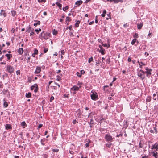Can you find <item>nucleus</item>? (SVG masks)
<instances>
[{
  "mask_svg": "<svg viewBox=\"0 0 158 158\" xmlns=\"http://www.w3.org/2000/svg\"><path fill=\"white\" fill-rule=\"evenodd\" d=\"M50 34L49 33H44V31H43L41 34V37L45 40L49 39V37L50 36Z\"/></svg>",
  "mask_w": 158,
  "mask_h": 158,
  "instance_id": "nucleus-1",
  "label": "nucleus"
},
{
  "mask_svg": "<svg viewBox=\"0 0 158 158\" xmlns=\"http://www.w3.org/2000/svg\"><path fill=\"white\" fill-rule=\"evenodd\" d=\"M91 93H92L90 95L91 99L92 100L96 101L98 99V95L97 93L95 92H93L92 91L91 92Z\"/></svg>",
  "mask_w": 158,
  "mask_h": 158,
  "instance_id": "nucleus-2",
  "label": "nucleus"
},
{
  "mask_svg": "<svg viewBox=\"0 0 158 158\" xmlns=\"http://www.w3.org/2000/svg\"><path fill=\"white\" fill-rule=\"evenodd\" d=\"M144 71H143L142 70L140 69L139 71V72L138 73V76L140 77V78L143 80L145 78V76L144 75Z\"/></svg>",
  "mask_w": 158,
  "mask_h": 158,
  "instance_id": "nucleus-3",
  "label": "nucleus"
},
{
  "mask_svg": "<svg viewBox=\"0 0 158 158\" xmlns=\"http://www.w3.org/2000/svg\"><path fill=\"white\" fill-rule=\"evenodd\" d=\"M104 138L106 141L111 142L113 141V138L109 134H106Z\"/></svg>",
  "mask_w": 158,
  "mask_h": 158,
  "instance_id": "nucleus-4",
  "label": "nucleus"
},
{
  "mask_svg": "<svg viewBox=\"0 0 158 158\" xmlns=\"http://www.w3.org/2000/svg\"><path fill=\"white\" fill-rule=\"evenodd\" d=\"M6 68L7 70L8 73H13L14 71V68L13 66L9 65H7Z\"/></svg>",
  "mask_w": 158,
  "mask_h": 158,
  "instance_id": "nucleus-5",
  "label": "nucleus"
},
{
  "mask_svg": "<svg viewBox=\"0 0 158 158\" xmlns=\"http://www.w3.org/2000/svg\"><path fill=\"white\" fill-rule=\"evenodd\" d=\"M152 71V69H150L149 71L144 72V73L146 74V76L148 78H149L150 77V76L152 74L151 72Z\"/></svg>",
  "mask_w": 158,
  "mask_h": 158,
  "instance_id": "nucleus-6",
  "label": "nucleus"
},
{
  "mask_svg": "<svg viewBox=\"0 0 158 158\" xmlns=\"http://www.w3.org/2000/svg\"><path fill=\"white\" fill-rule=\"evenodd\" d=\"M41 71V68L40 67L37 66L36 67V70L34 72V73L35 74H38L40 73Z\"/></svg>",
  "mask_w": 158,
  "mask_h": 158,
  "instance_id": "nucleus-7",
  "label": "nucleus"
},
{
  "mask_svg": "<svg viewBox=\"0 0 158 158\" xmlns=\"http://www.w3.org/2000/svg\"><path fill=\"white\" fill-rule=\"evenodd\" d=\"M152 149H155L156 151L158 150V144L157 143H155L152 146Z\"/></svg>",
  "mask_w": 158,
  "mask_h": 158,
  "instance_id": "nucleus-8",
  "label": "nucleus"
},
{
  "mask_svg": "<svg viewBox=\"0 0 158 158\" xmlns=\"http://www.w3.org/2000/svg\"><path fill=\"white\" fill-rule=\"evenodd\" d=\"M0 16L3 15L4 17H5L7 15H6V13L5 12V10H1V12L0 13Z\"/></svg>",
  "mask_w": 158,
  "mask_h": 158,
  "instance_id": "nucleus-9",
  "label": "nucleus"
},
{
  "mask_svg": "<svg viewBox=\"0 0 158 158\" xmlns=\"http://www.w3.org/2000/svg\"><path fill=\"white\" fill-rule=\"evenodd\" d=\"M79 89V88L76 86H74L71 88V90L73 91H78Z\"/></svg>",
  "mask_w": 158,
  "mask_h": 158,
  "instance_id": "nucleus-10",
  "label": "nucleus"
},
{
  "mask_svg": "<svg viewBox=\"0 0 158 158\" xmlns=\"http://www.w3.org/2000/svg\"><path fill=\"white\" fill-rule=\"evenodd\" d=\"M23 52V49L22 48H20L18 50V53L20 55H21L22 54Z\"/></svg>",
  "mask_w": 158,
  "mask_h": 158,
  "instance_id": "nucleus-11",
  "label": "nucleus"
},
{
  "mask_svg": "<svg viewBox=\"0 0 158 158\" xmlns=\"http://www.w3.org/2000/svg\"><path fill=\"white\" fill-rule=\"evenodd\" d=\"M38 53V51L37 49H35L34 51V53L32 54V56L33 57H35L36 54H37Z\"/></svg>",
  "mask_w": 158,
  "mask_h": 158,
  "instance_id": "nucleus-12",
  "label": "nucleus"
},
{
  "mask_svg": "<svg viewBox=\"0 0 158 158\" xmlns=\"http://www.w3.org/2000/svg\"><path fill=\"white\" fill-rule=\"evenodd\" d=\"M5 128L7 130L10 129L12 128L10 125L8 124H6L5 125Z\"/></svg>",
  "mask_w": 158,
  "mask_h": 158,
  "instance_id": "nucleus-13",
  "label": "nucleus"
},
{
  "mask_svg": "<svg viewBox=\"0 0 158 158\" xmlns=\"http://www.w3.org/2000/svg\"><path fill=\"white\" fill-rule=\"evenodd\" d=\"M83 2L81 0H80L79 1H77V2H75V5H77L78 6H79Z\"/></svg>",
  "mask_w": 158,
  "mask_h": 158,
  "instance_id": "nucleus-14",
  "label": "nucleus"
},
{
  "mask_svg": "<svg viewBox=\"0 0 158 158\" xmlns=\"http://www.w3.org/2000/svg\"><path fill=\"white\" fill-rule=\"evenodd\" d=\"M152 153L153 154V156H154L155 158H158V156L157 155L158 153L156 152H152Z\"/></svg>",
  "mask_w": 158,
  "mask_h": 158,
  "instance_id": "nucleus-15",
  "label": "nucleus"
},
{
  "mask_svg": "<svg viewBox=\"0 0 158 158\" xmlns=\"http://www.w3.org/2000/svg\"><path fill=\"white\" fill-rule=\"evenodd\" d=\"M5 56L7 57L8 60H9L12 56L11 54H6L5 55Z\"/></svg>",
  "mask_w": 158,
  "mask_h": 158,
  "instance_id": "nucleus-16",
  "label": "nucleus"
},
{
  "mask_svg": "<svg viewBox=\"0 0 158 158\" xmlns=\"http://www.w3.org/2000/svg\"><path fill=\"white\" fill-rule=\"evenodd\" d=\"M38 85L37 84H35L33 85H32L31 88V90H33L35 88H38Z\"/></svg>",
  "mask_w": 158,
  "mask_h": 158,
  "instance_id": "nucleus-17",
  "label": "nucleus"
},
{
  "mask_svg": "<svg viewBox=\"0 0 158 158\" xmlns=\"http://www.w3.org/2000/svg\"><path fill=\"white\" fill-rule=\"evenodd\" d=\"M137 62L139 63V67L140 68H142V65H141L140 64H141L142 65H146V64L144 63H143V62H139V60H138L137 61Z\"/></svg>",
  "mask_w": 158,
  "mask_h": 158,
  "instance_id": "nucleus-18",
  "label": "nucleus"
},
{
  "mask_svg": "<svg viewBox=\"0 0 158 158\" xmlns=\"http://www.w3.org/2000/svg\"><path fill=\"white\" fill-rule=\"evenodd\" d=\"M143 26V23H140L139 24H138L137 25V28L139 29H141L142 27Z\"/></svg>",
  "mask_w": 158,
  "mask_h": 158,
  "instance_id": "nucleus-19",
  "label": "nucleus"
},
{
  "mask_svg": "<svg viewBox=\"0 0 158 158\" xmlns=\"http://www.w3.org/2000/svg\"><path fill=\"white\" fill-rule=\"evenodd\" d=\"M31 93L29 92L28 93H26V97L27 98H29L31 97Z\"/></svg>",
  "mask_w": 158,
  "mask_h": 158,
  "instance_id": "nucleus-20",
  "label": "nucleus"
},
{
  "mask_svg": "<svg viewBox=\"0 0 158 158\" xmlns=\"http://www.w3.org/2000/svg\"><path fill=\"white\" fill-rule=\"evenodd\" d=\"M151 96H148L146 98V102H150L151 100Z\"/></svg>",
  "mask_w": 158,
  "mask_h": 158,
  "instance_id": "nucleus-21",
  "label": "nucleus"
},
{
  "mask_svg": "<svg viewBox=\"0 0 158 158\" xmlns=\"http://www.w3.org/2000/svg\"><path fill=\"white\" fill-rule=\"evenodd\" d=\"M113 1L115 3H117L118 2H123V0H113Z\"/></svg>",
  "mask_w": 158,
  "mask_h": 158,
  "instance_id": "nucleus-22",
  "label": "nucleus"
},
{
  "mask_svg": "<svg viewBox=\"0 0 158 158\" xmlns=\"http://www.w3.org/2000/svg\"><path fill=\"white\" fill-rule=\"evenodd\" d=\"M62 76V74H60L59 75H58L57 76V78L56 80L58 81H59L60 80Z\"/></svg>",
  "mask_w": 158,
  "mask_h": 158,
  "instance_id": "nucleus-23",
  "label": "nucleus"
},
{
  "mask_svg": "<svg viewBox=\"0 0 158 158\" xmlns=\"http://www.w3.org/2000/svg\"><path fill=\"white\" fill-rule=\"evenodd\" d=\"M56 4L58 6L59 8L60 9H61V7H62V4H60V3L57 2L56 3Z\"/></svg>",
  "mask_w": 158,
  "mask_h": 158,
  "instance_id": "nucleus-24",
  "label": "nucleus"
},
{
  "mask_svg": "<svg viewBox=\"0 0 158 158\" xmlns=\"http://www.w3.org/2000/svg\"><path fill=\"white\" fill-rule=\"evenodd\" d=\"M80 23V21L79 20L77 21L75 24V26L76 27H79V24Z\"/></svg>",
  "mask_w": 158,
  "mask_h": 158,
  "instance_id": "nucleus-25",
  "label": "nucleus"
},
{
  "mask_svg": "<svg viewBox=\"0 0 158 158\" xmlns=\"http://www.w3.org/2000/svg\"><path fill=\"white\" fill-rule=\"evenodd\" d=\"M11 13L12 16L13 17H14L16 14V11H14V10L11 11Z\"/></svg>",
  "mask_w": 158,
  "mask_h": 158,
  "instance_id": "nucleus-26",
  "label": "nucleus"
},
{
  "mask_svg": "<svg viewBox=\"0 0 158 158\" xmlns=\"http://www.w3.org/2000/svg\"><path fill=\"white\" fill-rule=\"evenodd\" d=\"M106 13V11L105 10H104L103 11V13L101 14V16L102 17H104Z\"/></svg>",
  "mask_w": 158,
  "mask_h": 158,
  "instance_id": "nucleus-27",
  "label": "nucleus"
},
{
  "mask_svg": "<svg viewBox=\"0 0 158 158\" xmlns=\"http://www.w3.org/2000/svg\"><path fill=\"white\" fill-rule=\"evenodd\" d=\"M40 22L39 21L37 23H35L34 24V25L35 26H37L38 25H40Z\"/></svg>",
  "mask_w": 158,
  "mask_h": 158,
  "instance_id": "nucleus-28",
  "label": "nucleus"
},
{
  "mask_svg": "<svg viewBox=\"0 0 158 158\" xmlns=\"http://www.w3.org/2000/svg\"><path fill=\"white\" fill-rule=\"evenodd\" d=\"M21 125L23 127H24L26 124L25 122L23 121L21 123Z\"/></svg>",
  "mask_w": 158,
  "mask_h": 158,
  "instance_id": "nucleus-29",
  "label": "nucleus"
},
{
  "mask_svg": "<svg viewBox=\"0 0 158 158\" xmlns=\"http://www.w3.org/2000/svg\"><path fill=\"white\" fill-rule=\"evenodd\" d=\"M104 51V50L103 49H101L99 51V52H100L102 55H103L105 54Z\"/></svg>",
  "mask_w": 158,
  "mask_h": 158,
  "instance_id": "nucleus-30",
  "label": "nucleus"
},
{
  "mask_svg": "<svg viewBox=\"0 0 158 158\" xmlns=\"http://www.w3.org/2000/svg\"><path fill=\"white\" fill-rule=\"evenodd\" d=\"M112 145V144L111 143H106V147H107L108 148H110Z\"/></svg>",
  "mask_w": 158,
  "mask_h": 158,
  "instance_id": "nucleus-31",
  "label": "nucleus"
},
{
  "mask_svg": "<svg viewBox=\"0 0 158 158\" xmlns=\"http://www.w3.org/2000/svg\"><path fill=\"white\" fill-rule=\"evenodd\" d=\"M71 19H70V18L68 16V17H66V21L67 22V21H71Z\"/></svg>",
  "mask_w": 158,
  "mask_h": 158,
  "instance_id": "nucleus-32",
  "label": "nucleus"
},
{
  "mask_svg": "<svg viewBox=\"0 0 158 158\" xmlns=\"http://www.w3.org/2000/svg\"><path fill=\"white\" fill-rule=\"evenodd\" d=\"M153 129H154V133H155V134H157V132H158V131L157 130V129L156 128V127H153Z\"/></svg>",
  "mask_w": 158,
  "mask_h": 158,
  "instance_id": "nucleus-33",
  "label": "nucleus"
},
{
  "mask_svg": "<svg viewBox=\"0 0 158 158\" xmlns=\"http://www.w3.org/2000/svg\"><path fill=\"white\" fill-rule=\"evenodd\" d=\"M156 94L155 93H154L153 95V99L155 100H156V98H157L156 97Z\"/></svg>",
  "mask_w": 158,
  "mask_h": 158,
  "instance_id": "nucleus-34",
  "label": "nucleus"
},
{
  "mask_svg": "<svg viewBox=\"0 0 158 158\" xmlns=\"http://www.w3.org/2000/svg\"><path fill=\"white\" fill-rule=\"evenodd\" d=\"M93 58L92 57H91L88 60V62L89 63H90L91 61H93Z\"/></svg>",
  "mask_w": 158,
  "mask_h": 158,
  "instance_id": "nucleus-35",
  "label": "nucleus"
},
{
  "mask_svg": "<svg viewBox=\"0 0 158 158\" xmlns=\"http://www.w3.org/2000/svg\"><path fill=\"white\" fill-rule=\"evenodd\" d=\"M30 29H31V27H29L26 30V32L29 33L30 31Z\"/></svg>",
  "mask_w": 158,
  "mask_h": 158,
  "instance_id": "nucleus-36",
  "label": "nucleus"
},
{
  "mask_svg": "<svg viewBox=\"0 0 158 158\" xmlns=\"http://www.w3.org/2000/svg\"><path fill=\"white\" fill-rule=\"evenodd\" d=\"M45 141V139H42L41 140V144L43 145H44V142Z\"/></svg>",
  "mask_w": 158,
  "mask_h": 158,
  "instance_id": "nucleus-37",
  "label": "nucleus"
},
{
  "mask_svg": "<svg viewBox=\"0 0 158 158\" xmlns=\"http://www.w3.org/2000/svg\"><path fill=\"white\" fill-rule=\"evenodd\" d=\"M57 33V32L55 30V29H54L53 31V35H56Z\"/></svg>",
  "mask_w": 158,
  "mask_h": 158,
  "instance_id": "nucleus-38",
  "label": "nucleus"
},
{
  "mask_svg": "<svg viewBox=\"0 0 158 158\" xmlns=\"http://www.w3.org/2000/svg\"><path fill=\"white\" fill-rule=\"evenodd\" d=\"M133 37L134 38H138V35L137 33H135L134 35H133Z\"/></svg>",
  "mask_w": 158,
  "mask_h": 158,
  "instance_id": "nucleus-39",
  "label": "nucleus"
},
{
  "mask_svg": "<svg viewBox=\"0 0 158 158\" xmlns=\"http://www.w3.org/2000/svg\"><path fill=\"white\" fill-rule=\"evenodd\" d=\"M136 40L135 39H133L131 42L132 44V45L134 44L135 43Z\"/></svg>",
  "mask_w": 158,
  "mask_h": 158,
  "instance_id": "nucleus-40",
  "label": "nucleus"
},
{
  "mask_svg": "<svg viewBox=\"0 0 158 158\" xmlns=\"http://www.w3.org/2000/svg\"><path fill=\"white\" fill-rule=\"evenodd\" d=\"M68 9V6H66L64 7H63L62 9V10L63 11H65L66 10H67Z\"/></svg>",
  "mask_w": 158,
  "mask_h": 158,
  "instance_id": "nucleus-41",
  "label": "nucleus"
},
{
  "mask_svg": "<svg viewBox=\"0 0 158 158\" xmlns=\"http://www.w3.org/2000/svg\"><path fill=\"white\" fill-rule=\"evenodd\" d=\"M102 45L104 47H110V45L109 44L108 45L106 44H102Z\"/></svg>",
  "mask_w": 158,
  "mask_h": 158,
  "instance_id": "nucleus-42",
  "label": "nucleus"
},
{
  "mask_svg": "<svg viewBox=\"0 0 158 158\" xmlns=\"http://www.w3.org/2000/svg\"><path fill=\"white\" fill-rule=\"evenodd\" d=\"M16 74L17 75H19L20 74V71L19 70L17 71H16Z\"/></svg>",
  "mask_w": 158,
  "mask_h": 158,
  "instance_id": "nucleus-43",
  "label": "nucleus"
},
{
  "mask_svg": "<svg viewBox=\"0 0 158 158\" xmlns=\"http://www.w3.org/2000/svg\"><path fill=\"white\" fill-rule=\"evenodd\" d=\"M41 29L40 28H39V29H35V31L37 33V34H38L39 31H41Z\"/></svg>",
  "mask_w": 158,
  "mask_h": 158,
  "instance_id": "nucleus-44",
  "label": "nucleus"
},
{
  "mask_svg": "<svg viewBox=\"0 0 158 158\" xmlns=\"http://www.w3.org/2000/svg\"><path fill=\"white\" fill-rule=\"evenodd\" d=\"M76 74H77V76H78V77H81V73H79L78 72H77L76 73Z\"/></svg>",
  "mask_w": 158,
  "mask_h": 158,
  "instance_id": "nucleus-45",
  "label": "nucleus"
},
{
  "mask_svg": "<svg viewBox=\"0 0 158 158\" xmlns=\"http://www.w3.org/2000/svg\"><path fill=\"white\" fill-rule=\"evenodd\" d=\"M139 148H142L143 147V144L140 142L139 144Z\"/></svg>",
  "mask_w": 158,
  "mask_h": 158,
  "instance_id": "nucleus-46",
  "label": "nucleus"
},
{
  "mask_svg": "<svg viewBox=\"0 0 158 158\" xmlns=\"http://www.w3.org/2000/svg\"><path fill=\"white\" fill-rule=\"evenodd\" d=\"M4 105L5 107H7L8 106V104L7 102H5L4 103Z\"/></svg>",
  "mask_w": 158,
  "mask_h": 158,
  "instance_id": "nucleus-47",
  "label": "nucleus"
},
{
  "mask_svg": "<svg viewBox=\"0 0 158 158\" xmlns=\"http://www.w3.org/2000/svg\"><path fill=\"white\" fill-rule=\"evenodd\" d=\"M90 142V140H89V142H88L87 143H86L85 144V146L86 147H89V143Z\"/></svg>",
  "mask_w": 158,
  "mask_h": 158,
  "instance_id": "nucleus-48",
  "label": "nucleus"
},
{
  "mask_svg": "<svg viewBox=\"0 0 158 158\" xmlns=\"http://www.w3.org/2000/svg\"><path fill=\"white\" fill-rule=\"evenodd\" d=\"M59 149H52V151L53 152H57L59 151Z\"/></svg>",
  "mask_w": 158,
  "mask_h": 158,
  "instance_id": "nucleus-49",
  "label": "nucleus"
},
{
  "mask_svg": "<svg viewBox=\"0 0 158 158\" xmlns=\"http://www.w3.org/2000/svg\"><path fill=\"white\" fill-rule=\"evenodd\" d=\"M72 28V25H70L69 27H67L66 28V29H68V28H69L70 30H71Z\"/></svg>",
  "mask_w": 158,
  "mask_h": 158,
  "instance_id": "nucleus-50",
  "label": "nucleus"
},
{
  "mask_svg": "<svg viewBox=\"0 0 158 158\" xmlns=\"http://www.w3.org/2000/svg\"><path fill=\"white\" fill-rule=\"evenodd\" d=\"M48 50V48H44V53H46Z\"/></svg>",
  "mask_w": 158,
  "mask_h": 158,
  "instance_id": "nucleus-51",
  "label": "nucleus"
},
{
  "mask_svg": "<svg viewBox=\"0 0 158 158\" xmlns=\"http://www.w3.org/2000/svg\"><path fill=\"white\" fill-rule=\"evenodd\" d=\"M34 33L33 31H31V33L30 34V36H32L34 35Z\"/></svg>",
  "mask_w": 158,
  "mask_h": 158,
  "instance_id": "nucleus-52",
  "label": "nucleus"
},
{
  "mask_svg": "<svg viewBox=\"0 0 158 158\" xmlns=\"http://www.w3.org/2000/svg\"><path fill=\"white\" fill-rule=\"evenodd\" d=\"M32 79L31 78H29L27 80V82L29 83H31V82Z\"/></svg>",
  "mask_w": 158,
  "mask_h": 158,
  "instance_id": "nucleus-53",
  "label": "nucleus"
},
{
  "mask_svg": "<svg viewBox=\"0 0 158 158\" xmlns=\"http://www.w3.org/2000/svg\"><path fill=\"white\" fill-rule=\"evenodd\" d=\"M93 119H91L90 120V122H89V123L90 124H93Z\"/></svg>",
  "mask_w": 158,
  "mask_h": 158,
  "instance_id": "nucleus-54",
  "label": "nucleus"
},
{
  "mask_svg": "<svg viewBox=\"0 0 158 158\" xmlns=\"http://www.w3.org/2000/svg\"><path fill=\"white\" fill-rule=\"evenodd\" d=\"M110 59L109 58H108L106 60V63H109L110 62Z\"/></svg>",
  "mask_w": 158,
  "mask_h": 158,
  "instance_id": "nucleus-55",
  "label": "nucleus"
},
{
  "mask_svg": "<svg viewBox=\"0 0 158 158\" xmlns=\"http://www.w3.org/2000/svg\"><path fill=\"white\" fill-rule=\"evenodd\" d=\"M38 2H45V0H38Z\"/></svg>",
  "mask_w": 158,
  "mask_h": 158,
  "instance_id": "nucleus-56",
  "label": "nucleus"
},
{
  "mask_svg": "<svg viewBox=\"0 0 158 158\" xmlns=\"http://www.w3.org/2000/svg\"><path fill=\"white\" fill-rule=\"evenodd\" d=\"M54 99V97L53 96H51L50 98V102H52V101Z\"/></svg>",
  "mask_w": 158,
  "mask_h": 158,
  "instance_id": "nucleus-57",
  "label": "nucleus"
},
{
  "mask_svg": "<svg viewBox=\"0 0 158 158\" xmlns=\"http://www.w3.org/2000/svg\"><path fill=\"white\" fill-rule=\"evenodd\" d=\"M43 125L42 124H40L38 127V129H39Z\"/></svg>",
  "mask_w": 158,
  "mask_h": 158,
  "instance_id": "nucleus-58",
  "label": "nucleus"
},
{
  "mask_svg": "<svg viewBox=\"0 0 158 158\" xmlns=\"http://www.w3.org/2000/svg\"><path fill=\"white\" fill-rule=\"evenodd\" d=\"M148 156L145 155L144 156H142L141 158H148Z\"/></svg>",
  "mask_w": 158,
  "mask_h": 158,
  "instance_id": "nucleus-59",
  "label": "nucleus"
},
{
  "mask_svg": "<svg viewBox=\"0 0 158 158\" xmlns=\"http://www.w3.org/2000/svg\"><path fill=\"white\" fill-rule=\"evenodd\" d=\"M81 75L82 74H84L85 73V71L83 70H81Z\"/></svg>",
  "mask_w": 158,
  "mask_h": 158,
  "instance_id": "nucleus-60",
  "label": "nucleus"
},
{
  "mask_svg": "<svg viewBox=\"0 0 158 158\" xmlns=\"http://www.w3.org/2000/svg\"><path fill=\"white\" fill-rule=\"evenodd\" d=\"M64 50H61V54L64 55Z\"/></svg>",
  "mask_w": 158,
  "mask_h": 158,
  "instance_id": "nucleus-61",
  "label": "nucleus"
},
{
  "mask_svg": "<svg viewBox=\"0 0 158 158\" xmlns=\"http://www.w3.org/2000/svg\"><path fill=\"white\" fill-rule=\"evenodd\" d=\"M15 29L13 28L11 29V32L12 33H14V32H15Z\"/></svg>",
  "mask_w": 158,
  "mask_h": 158,
  "instance_id": "nucleus-62",
  "label": "nucleus"
},
{
  "mask_svg": "<svg viewBox=\"0 0 158 158\" xmlns=\"http://www.w3.org/2000/svg\"><path fill=\"white\" fill-rule=\"evenodd\" d=\"M38 88H35V89L34 90V92H37V91H38Z\"/></svg>",
  "mask_w": 158,
  "mask_h": 158,
  "instance_id": "nucleus-63",
  "label": "nucleus"
},
{
  "mask_svg": "<svg viewBox=\"0 0 158 158\" xmlns=\"http://www.w3.org/2000/svg\"><path fill=\"white\" fill-rule=\"evenodd\" d=\"M94 23V21H92L89 23V24L92 25V24H93Z\"/></svg>",
  "mask_w": 158,
  "mask_h": 158,
  "instance_id": "nucleus-64",
  "label": "nucleus"
}]
</instances>
